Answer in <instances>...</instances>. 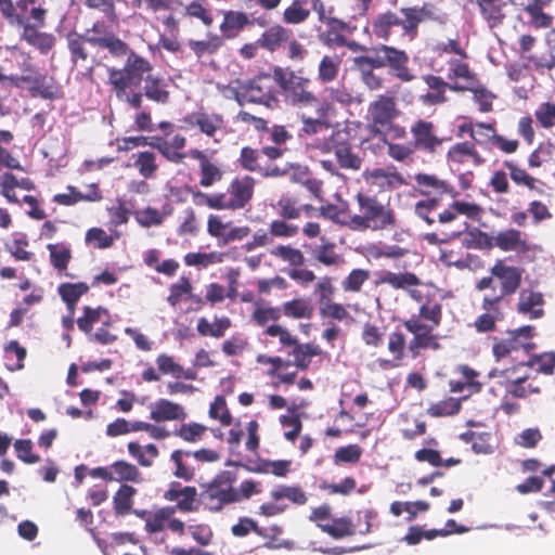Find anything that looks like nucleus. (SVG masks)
Returning a JSON list of instances; mask_svg holds the SVG:
<instances>
[{"label": "nucleus", "instance_id": "56", "mask_svg": "<svg viewBox=\"0 0 555 555\" xmlns=\"http://www.w3.org/2000/svg\"><path fill=\"white\" fill-rule=\"evenodd\" d=\"M460 410L461 399L449 397L430 404L427 409V414L431 417H444L455 415Z\"/></svg>", "mask_w": 555, "mask_h": 555}, {"label": "nucleus", "instance_id": "30", "mask_svg": "<svg viewBox=\"0 0 555 555\" xmlns=\"http://www.w3.org/2000/svg\"><path fill=\"white\" fill-rule=\"evenodd\" d=\"M554 0H529L524 11L529 16V24L534 29L551 28L554 24V16L544 11Z\"/></svg>", "mask_w": 555, "mask_h": 555}, {"label": "nucleus", "instance_id": "64", "mask_svg": "<svg viewBox=\"0 0 555 555\" xmlns=\"http://www.w3.org/2000/svg\"><path fill=\"white\" fill-rule=\"evenodd\" d=\"M370 279V272L364 269H353L343 280L341 287L346 293H360L363 284Z\"/></svg>", "mask_w": 555, "mask_h": 555}, {"label": "nucleus", "instance_id": "27", "mask_svg": "<svg viewBox=\"0 0 555 555\" xmlns=\"http://www.w3.org/2000/svg\"><path fill=\"white\" fill-rule=\"evenodd\" d=\"M400 13L403 16L409 17V24L412 25L415 39L418 36V28L420 25L428 20L434 21L438 23H443V17L438 13V9L435 4L429 2H424L421 7L414 5V7H404L400 9Z\"/></svg>", "mask_w": 555, "mask_h": 555}, {"label": "nucleus", "instance_id": "9", "mask_svg": "<svg viewBox=\"0 0 555 555\" xmlns=\"http://www.w3.org/2000/svg\"><path fill=\"white\" fill-rule=\"evenodd\" d=\"M275 73H260L255 77L244 80L241 98L245 104L263 105L273 108L279 104V90Z\"/></svg>", "mask_w": 555, "mask_h": 555}, {"label": "nucleus", "instance_id": "61", "mask_svg": "<svg viewBox=\"0 0 555 555\" xmlns=\"http://www.w3.org/2000/svg\"><path fill=\"white\" fill-rule=\"evenodd\" d=\"M47 247L50 251L51 264L57 271L66 270L72 258L70 248L64 244H49Z\"/></svg>", "mask_w": 555, "mask_h": 555}, {"label": "nucleus", "instance_id": "22", "mask_svg": "<svg viewBox=\"0 0 555 555\" xmlns=\"http://www.w3.org/2000/svg\"><path fill=\"white\" fill-rule=\"evenodd\" d=\"M220 13L222 21L219 25V37H222L223 43L225 40L236 39L245 28L254 24L244 11L223 10Z\"/></svg>", "mask_w": 555, "mask_h": 555}, {"label": "nucleus", "instance_id": "60", "mask_svg": "<svg viewBox=\"0 0 555 555\" xmlns=\"http://www.w3.org/2000/svg\"><path fill=\"white\" fill-rule=\"evenodd\" d=\"M89 288L85 282L62 283L57 291L64 302L77 304L80 297L89 292Z\"/></svg>", "mask_w": 555, "mask_h": 555}, {"label": "nucleus", "instance_id": "1", "mask_svg": "<svg viewBox=\"0 0 555 555\" xmlns=\"http://www.w3.org/2000/svg\"><path fill=\"white\" fill-rule=\"evenodd\" d=\"M122 68L107 69L108 85L117 100L140 109L143 98L166 105L170 100L168 85L163 76L153 73L152 63L129 49Z\"/></svg>", "mask_w": 555, "mask_h": 555}, {"label": "nucleus", "instance_id": "49", "mask_svg": "<svg viewBox=\"0 0 555 555\" xmlns=\"http://www.w3.org/2000/svg\"><path fill=\"white\" fill-rule=\"evenodd\" d=\"M231 326L232 323L228 317L216 318L214 323H209L206 318H201L197 322L196 330L202 336L220 338L224 336L225 331Z\"/></svg>", "mask_w": 555, "mask_h": 555}, {"label": "nucleus", "instance_id": "41", "mask_svg": "<svg viewBox=\"0 0 555 555\" xmlns=\"http://www.w3.org/2000/svg\"><path fill=\"white\" fill-rule=\"evenodd\" d=\"M448 158L452 163L463 164L467 158H472L476 166L483 163V158L476 150V146L472 142H461L451 146L448 151Z\"/></svg>", "mask_w": 555, "mask_h": 555}, {"label": "nucleus", "instance_id": "46", "mask_svg": "<svg viewBox=\"0 0 555 555\" xmlns=\"http://www.w3.org/2000/svg\"><path fill=\"white\" fill-rule=\"evenodd\" d=\"M414 179H415V182L417 183V185L423 188L421 190V193L423 195H429L430 190H433L439 194L450 193L452 196L456 195V192L454 191L452 185H450L444 180H439L436 176L426 175V173H417Z\"/></svg>", "mask_w": 555, "mask_h": 555}, {"label": "nucleus", "instance_id": "6", "mask_svg": "<svg viewBox=\"0 0 555 555\" xmlns=\"http://www.w3.org/2000/svg\"><path fill=\"white\" fill-rule=\"evenodd\" d=\"M67 49L69 51L73 64H85L90 60L95 62L96 55L92 50L106 49L114 57H122L128 54L129 46L115 34H105V36H91L89 31L79 34L72 31L66 36Z\"/></svg>", "mask_w": 555, "mask_h": 555}, {"label": "nucleus", "instance_id": "53", "mask_svg": "<svg viewBox=\"0 0 555 555\" xmlns=\"http://www.w3.org/2000/svg\"><path fill=\"white\" fill-rule=\"evenodd\" d=\"M457 78L466 81L465 85L461 83L462 86H469L470 88L477 81L476 75L470 70L467 63L453 59L449 61L448 79L451 81L450 83H453L457 82Z\"/></svg>", "mask_w": 555, "mask_h": 555}, {"label": "nucleus", "instance_id": "59", "mask_svg": "<svg viewBox=\"0 0 555 555\" xmlns=\"http://www.w3.org/2000/svg\"><path fill=\"white\" fill-rule=\"evenodd\" d=\"M201 504L199 494L197 493L196 488L193 486H184L182 496L178 503L171 507L175 508V513L177 511L182 513H191L198 511Z\"/></svg>", "mask_w": 555, "mask_h": 555}, {"label": "nucleus", "instance_id": "37", "mask_svg": "<svg viewBox=\"0 0 555 555\" xmlns=\"http://www.w3.org/2000/svg\"><path fill=\"white\" fill-rule=\"evenodd\" d=\"M542 383L538 376H522L507 383L506 392L514 398L526 399L531 395L541 393Z\"/></svg>", "mask_w": 555, "mask_h": 555}, {"label": "nucleus", "instance_id": "52", "mask_svg": "<svg viewBox=\"0 0 555 555\" xmlns=\"http://www.w3.org/2000/svg\"><path fill=\"white\" fill-rule=\"evenodd\" d=\"M207 431V427L201 423L191 422L182 423L172 435L179 437L185 442L196 443L203 439Z\"/></svg>", "mask_w": 555, "mask_h": 555}, {"label": "nucleus", "instance_id": "62", "mask_svg": "<svg viewBox=\"0 0 555 555\" xmlns=\"http://www.w3.org/2000/svg\"><path fill=\"white\" fill-rule=\"evenodd\" d=\"M134 167L143 178H152L158 169L154 153L149 151L139 152L134 160Z\"/></svg>", "mask_w": 555, "mask_h": 555}, {"label": "nucleus", "instance_id": "13", "mask_svg": "<svg viewBox=\"0 0 555 555\" xmlns=\"http://www.w3.org/2000/svg\"><path fill=\"white\" fill-rule=\"evenodd\" d=\"M27 7H31L30 16L36 20L37 25H40L42 15L48 13L46 0H17L16 3H13L12 0H0V12L12 26L21 27L26 24L28 21Z\"/></svg>", "mask_w": 555, "mask_h": 555}, {"label": "nucleus", "instance_id": "7", "mask_svg": "<svg viewBox=\"0 0 555 555\" xmlns=\"http://www.w3.org/2000/svg\"><path fill=\"white\" fill-rule=\"evenodd\" d=\"M235 475L230 470H222L211 481L202 485L199 502L204 508L211 513H219L225 505L240 502V493L234 488Z\"/></svg>", "mask_w": 555, "mask_h": 555}, {"label": "nucleus", "instance_id": "8", "mask_svg": "<svg viewBox=\"0 0 555 555\" xmlns=\"http://www.w3.org/2000/svg\"><path fill=\"white\" fill-rule=\"evenodd\" d=\"M409 17L398 12L386 10L373 16L369 22L367 30L372 37L384 42L415 40L412 25Z\"/></svg>", "mask_w": 555, "mask_h": 555}, {"label": "nucleus", "instance_id": "48", "mask_svg": "<svg viewBox=\"0 0 555 555\" xmlns=\"http://www.w3.org/2000/svg\"><path fill=\"white\" fill-rule=\"evenodd\" d=\"M280 308L281 313L291 319H310L313 313V307L304 298L285 301Z\"/></svg>", "mask_w": 555, "mask_h": 555}, {"label": "nucleus", "instance_id": "26", "mask_svg": "<svg viewBox=\"0 0 555 555\" xmlns=\"http://www.w3.org/2000/svg\"><path fill=\"white\" fill-rule=\"evenodd\" d=\"M149 408L150 418L155 423L183 422L188 416L185 409L181 404L164 398L151 403Z\"/></svg>", "mask_w": 555, "mask_h": 555}, {"label": "nucleus", "instance_id": "24", "mask_svg": "<svg viewBox=\"0 0 555 555\" xmlns=\"http://www.w3.org/2000/svg\"><path fill=\"white\" fill-rule=\"evenodd\" d=\"M413 135L414 150H421L434 153L441 145L443 139L434 133V124L431 121L420 119L411 128Z\"/></svg>", "mask_w": 555, "mask_h": 555}, {"label": "nucleus", "instance_id": "35", "mask_svg": "<svg viewBox=\"0 0 555 555\" xmlns=\"http://www.w3.org/2000/svg\"><path fill=\"white\" fill-rule=\"evenodd\" d=\"M482 18L491 28L503 24L508 3L503 0H476Z\"/></svg>", "mask_w": 555, "mask_h": 555}, {"label": "nucleus", "instance_id": "54", "mask_svg": "<svg viewBox=\"0 0 555 555\" xmlns=\"http://www.w3.org/2000/svg\"><path fill=\"white\" fill-rule=\"evenodd\" d=\"M185 15L201 21L206 27L214 24V16L206 0H192L185 5Z\"/></svg>", "mask_w": 555, "mask_h": 555}, {"label": "nucleus", "instance_id": "28", "mask_svg": "<svg viewBox=\"0 0 555 555\" xmlns=\"http://www.w3.org/2000/svg\"><path fill=\"white\" fill-rule=\"evenodd\" d=\"M183 122L189 127H197L202 133L209 138H214L216 132L223 128L224 118L221 114L194 112L184 116Z\"/></svg>", "mask_w": 555, "mask_h": 555}, {"label": "nucleus", "instance_id": "39", "mask_svg": "<svg viewBox=\"0 0 555 555\" xmlns=\"http://www.w3.org/2000/svg\"><path fill=\"white\" fill-rule=\"evenodd\" d=\"M138 490L128 485L122 483L113 495V509L116 516H126L132 512L133 499Z\"/></svg>", "mask_w": 555, "mask_h": 555}, {"label": "nucleus", "instance_id": "47", "mask_svg": "<svg viewBox=\"0 0 555 555\" xmlns=\"http://www.w3.org/2000/svg\"><path fill=\"white\" fill-rule=\"evenodd\" d=\"M322 532L328 534L333 539H343L356 533L354 524L348 517L334 518L332 524H318Z\"/></svg>", "mask_w": 555, "mask_h": 555}, {"label": "nucleus", "instance_id": "40", "mask_svg": "<svg viewBox=\"0 0 555 555\" xmlns=\"http://www.w3.org/2000/svg\"><path fill=\"white\" fill-rule=\"evenodd\" d=\"M112 481L141 483L143 477L139 468L127 461L119 460L112 464Z\"/></svg>", "mask_w": 555, "mask_h": 555}, {"label": "nucleus", "instance_id": "33", "mask_svg": "<svg viewBox=\"0 0 555 555\" xmlns=\"http://www.w3.org/2000/svg\"><path fill=\"white\" fill-rule=\"evenodd\" d=\"M315 108L317 118L302 116V131L308 135L317 134L330 129L331 124L327 120L332 105L328 101L322 100L313 106Z\"/></svg>", "mask_w": 555, "mask_h": 555}, {"label": "nucleus", "instance_id": "34", "mask_svg": "<svg viewBox=\"0 0 555 555\" xmlns=\"http://www.w3.org/2000/svg\"><path fill=\"white\" fill-rule=\"evenodd\" d=\"M442 315L441 300L437 299L435 295H427L418 308V313L411 315L409 319H418L430 327H439L442 322Z\"/></svg>", "mask_w": 555, "mask_h": 555}, {"label": "nucleus", "instance_id": "63", "mask_svg": "<svg viewBox=\"0 0 555 555\" xmlns=\"http://www.w3.org/2000/svg\"><path fill=\"white\" fill-rule=\"evenodd\" d=\"M319 315L323 320L338 321L343 322L350 318V313L347 308L339 302L334 300L324 304L319 307Z\"/></svg>", "mask_w": 555, "mask_h": 555}, {"label": "nucleus", "instance_id": "15", "mask_svg": "<svg viewBox=\"0 0 555 555\" xmlns=\"http://www.w3.org/2000/svg\"><path fill=\"white\" fill-rule=\"evenodd\" d=\"M256 181L251 176L233 179L222 195L223 210H240L246 207L254 196Z\"/></svg>", "mask_w": 555, "mask_h": 555}, {"label": "nucleus", "instance_id": "12", "mask_svg": "<svg viewBox=\"0 0 555 555\" xmlns=\"http://www.w3.org/2000/svg\"><path fill=\"white\" fill-rule=\"evenodd\" d=\"M323 153H334L340 168L359 170L362 165L361 157L352 152V135L349 129L334 130L331 135L319 145Z\"/></svg>", "mask_w": 555, "mask_h": 555}, {"label": "nucleus", "instance_id": "31", "mask_svg": "<svg viewBox=\"0 0 555 555\" xmlns=\"http://www.w3.org/2000/svg\"><path fill=\"white\" fill-rule=\"evenodd\" d=\"M292 30L281 24H273L268 27L258 38L260 48L273 53L289 41Z\"/></svg>", "mask_w": 555, "mask_h": 555}, {"label": "nucleus", "instance_id": "11", "mask_svg": "<svg viewBox=\"0 0 555 555\" xmlns=\"http://www.w3.org/2000/svg\"><path fill=\"white\" fill-rule=\"evenodd\" d=\"M490 276L480 279L476 285L478 291L491 288L495 291L494 280L500 284V293L490 295L492 298H499L502 304L505 296L513 295L521 284L522 269L514 266H507L502 260H498L490 269Z\"/></svg>", "mask_w": 555, "mask_h": 555}, {"label": "nucleus", "instance_id": "2", "mask_svg": "<svg viewBox=\"0 0 555 555\" xmlns=\"http://www.w3.org/2000/svg\"><path fill=\"white\" fill-rule=\"evenodd\" d=\"M410 56L406 51L395 46L380 43L371 47L370 54L352 59V68L359 74L362 83L371 91L384 87V78L375 69L388 67L389 72L402 82H411L416 75L409 67Z\"/></svg>", "mask_w": 555, "mask_h": 555}, {"label": "nucleus", "instance_id": "23", "mask_svg": "<svg viewBox=\"0 0 555 555\" xmlns=\"http://www.w3.org/2000/svg\"><path fill=\"white\" fill-rule=\"evenodd\" d=\"M323 24L325 29L319 33V40L330 49L343 48L346 35L356 30V26L335 16Z\"/></svg>", "mask_w": 555, "mask_h": 555}, {"label": "nucleus", "instance_id": "58", "mask_svg": "<svg viewBox=\"0 0 555 555\" xmlns=\"http://www.w3.org/2000/svg\"><path fill=\"white\" fill-rule=\"evenodd\" d=\"M278 214L282 219L292 220L300 217L301 209H311L310 205L299 206L297 201L291 196H282L276 205Z\"/></svg>", "mask_w": 555, "mask_h": 555}, {"label": "nucleus", "instance_id": "3", "mask_svg": "<svg viewBox=\"0 0 555 555\" xmlns=\"http://www.w3.org/2000/svg\"><path fill=\"white\" fill-rule=\"evenodd\" d=\"M410 56L406 51L395 46L380 43L371 47L370 54L352 59V68L359 74L362 83L371 91L384 87V78L375 69L388 67L389 72L402 82H411L416 75L409 67Z\"/></svg>", "mask_w": 555, "mask_h": 555}, {"label": "nucleus", "instance_id": "25", "mask_svg": "<svg viewBox=\"0 0 555 555\" xmlns=\"http://www.w3.org/2000/svg\"><path fill=\"white\" fill-rule=\"evenodd\" d=\"M47 13L42 15V23L37 25L36 20L33 23L26 22L22 25V39L28 44L38 49L42 54H47L55 44V37L52 34L41 33L38 29L46 25Z\"/></svg>", "mask_w": 555, "mask_h": 555}, {"label": "nucleus", "instance_id": "16", "mask_svg": "<svg viewBox=\"0 0 555 555\" xmlns=\"http://www.w3.org/2000/svg\"><path fill=\"white\" fill-rule=\"evenodd\" d=\"M403 326L413 335L408 345L413 358L418 357L422 349L437 350L440 348L438 336L434 334L437 327H430L418 319H408L403 321Z\"/></svg>", "mask_w": 555, "mask_h": 555}, {"label": "nucleus", "instance_id": "50", "mask_svg": "<svg viewBox=\"0 0 555 555\" xmlns=\"http://www.w3.org/2000/svg\"><path fill=\"white\" fill-rule=\"evenodd\" d=\"M103 317H105V320H108L111 318L108 310L106 308H91L89 306H86L83 307L82 317L77 319L78 328L86 334H91L93 325L98 322H102Z\"/></svg>", "mask_w": 555, "mask_h": 555}, {"label": "nucleus", "instance_id": "19", "mask_svg": "<svg viewBox=\"0 0 555 555\" xmlns=\"http://www.w3.org/2000/svg\"><path fill=\"white\" fill-rule=\"evenodd\" d=\"M175 508L171 506H164L153 512L146 524H144V530L155 538L162 533L166 528L171 532L179 535H183L185 532V524L175 516Z\"/></svg>", "mask_w": 555, "mask_h": 555}, {"label": "nucleus", "instance_id": "45", "mask_svg": "<svg viewBox=\"0 0 555 555\" xmlns=\"http://www.w3.org/2000/svg\"><path fill=\"white\" fill-rule=\"evenodd\" d=\"M311 10L306 0H293L282 13V21L286 25H300L308 21Z\"/></svg>", "mask_w": 555, "mask_h": 555}, {"label": "nucleus", "instance_id": "57", "mask_svg": "<svg viewBox=\"0 0 555 555\" xmlns=\"http://www.w3.org/2000/svg\"><path fill=\"white\" fill-rule=\"evenodd\" d=\"M555 144L551 140L540 142L537 149L528 157V165L531 168L541 167L554 158Z\"/></svg>", "mask_w": 555, "mask_h": 555}, {"label": "nucleus", "instance_id": "5", "mask_svg": "<svg viewBox=\"0 0 555 555\" xmlns=\"http://www.w3.org/2000/svg\"><path fill=\"white\" fill-rule=\"evenodd\" d=\"M358 214L349 216L343 224L352 231H385L398 227V220L390 199H382L375 194L358 192L354 196Z\"/></svg>", "mask_w": 555, "mask_h": 555}, {"label": "nucleus", "instance_id": "38", "mask_svg": "<svg viewBox=\"0 0 555 555\" xmlns=\"http://www.w3.org/2000/svg\"><path fill=\"white\" fill-rule=\"evenodd\" d=\"M493 246L499 247L503 251H521L527 253L530 246L522 238V233L516 229H507L499 232L493 238Z\"/></svg>", "mask_w": 555, "mask_h": 555}, {"label": "nucleus", "instance_id": "36", "mask_svg": "<svg viewBox=\"0 0 555 555\" xmlns=\"http://www.w3.org/2000/svg\"><path fill=\"white\" fill-rule=\"evenodd\" d=\"M321 241L322 244L312 249V259L326 268H338L341 266L345 262V258L343 254L337 251L336 244L325 240V237H322Z\"/></svg>", "mask_w": 555, "mask_h": 555}, {"label": "nucleus", "instance_id": "20", "mask_svg": "<svg viewBox=\"0 0 555 555\" xmlns=\"http://www.w3.org/2000/svg\"><path fill=\"white\" fill-rule=\"evenodd\" d=\"M400 114L397 103L392 96L379 94L376 100L369 105V116L371 124L377 131L390 127L393 119Z\"/></svg>", "mask_w": 555, "mask_h": 555}, {"label": "nucleus", "instance_id": "44", "mask_svg": "<svg viewBox=\"0 0 555 555\" xmlns=\"http://www.w3.org/2000/svg\"><path fill=\"white\" fill-rule=\"evenodd\" d=\"M188 46L192 50V52L198 59H201L206 54H215L219 49H221L224 46V43L222 42V37H219L218 34L208 31L206 34L205 39H191L188 41Z\"/></svg>", "mask_w": 555, "mask_h": 555}, {"label": "nucleus", "instance_id": "21", "mask_svg": "<svg viewBox=\"0 0 555 555\" xmlns=\"http://www.w3.org/2000/svg\"><path fill=\"white\" fill-rule=\"evenodd\" d=\"M483 313L474 321V327L478 333H488L496 330V322L504 319V311L499 298L485 295L481 301Z\"/></svg>", "mask_w": 555, "mask_h": 555}, {"label": "nucleus", "instance_id": "51", "mask_svg": "<svg viewBox=\"0 0 555 555\" xmlns=\"http://www.w3.org/2000/svg\"><path fill=\"white\" fill-rule=\"evenodd\" d=\"M274 501L287 499L296 505H305L308 502V495L299 486H279L270 492Z\"/></svg>", "mask_w": 555, "mask_h": 555}, {"label": "nucleus", "instance_id": "42", "mask_svg": "<svg viewBox=\"0 0 555 555\" xmlns=\"http://www.w3.org/2000/svg\"><path fill=\"white\" fill-rule=\"evenodd\" d=\"M127 450L142 467L153 466L154 461L159 456V450L154 443H149L143 447L137 441H130L127 444Z\"/></svg>", "mask_w": 555, "mask_h": 555}, {"label": "nucleus", "instance_id": "43", "mask_svg": "<svg viewBox=\"0 0 555 555\" xmlns=\"http://www.w3.org/2000/svg\"><path fill=\"white\" fill-rule=\"evenodd\" d=\"M270 255L288 264V269L302 267L306 263V257L302 250L297 247L287 245H276L270 250Z\"/></svg>", "mask_w": 555, "mask_h": 555}, {"label": "nucleus", "instance_id": "32", "mask_svg": "<svg viewBox=\"0 0 555 555\" xmlns=\"http://www.w3.org/2000/svg\"><path fill=\"white\" fill-rule=\"evenodd\" d=\"M376 285L387 284L393 289L410 291V287H416L422 284L420 278L409 271L404 272H392L383 271L378 274Z\"/></svg>", "mask_w": 555, "mask_h": 555}, {"label": "nucleus", "instance_id": "14", "mask_svg": "<svg viewBox=\"0 0 555 555\" xmlns=\"http://www.w3.org/2000/svg\"><path fill=\"white\" fill-rule=\"evenodd\" d=\"M534 327L531 325H525L519 328L508 331L506 338H493L492 352L495 359L499 361L507 357L512 351L525 349L529 351L533 348V344L530 339L533 337Z\"/></svg>", "mask_w": 555, "mask_h": 555}, {"label": "nucleus", "instance_id": "55", "mask_svg": "<svg viewBox=\"0 0 555 555\" xmlns=\"http://www.w3.org/2000/svg\"><path fill=\"white\" fill-rule=\"evenodd\" d=\"M340 59L337 55H324L319 64L318 79L323 82H331L336 79L339 67Z\"/></svg>", "mask_w": 555, "mask_h": 555}, {"label": "nucleus", "instance_id": "4", "mask_svg": "<svg viewBox=\"0 0 555 555\" xmlns=\"http://www.w3.org/2000/svg\"><path fill=\"white\" fill-rule=\"evenodd\" d=\"M0 82L15 88L28 85L31 96L44 100H56L62 90L53 76L40 73L23 53H14L0 65Z\"/></svg>", "mask_w": 555, "mask_h": 555}, {"label": "nucleus", "instance_id": "29", "mask_svg": "<svg viewBox=\"0 0 555 555\" xmlns=\"http://www.w3.org/2000/svg\"><path fill=\"white\" fill-rule=\"evenodd\" d=\"M544 302L542 293L532 289H521L516 310L520 314L528 315L529 319H539L544 315Z\"/></svg>", "mask_w": 555, "mask_h": 555}, {"label": "nucleus", "instance_id": "17", "mask_svg": "<svg viewBox=\"0 0 555 555\" xmlns=\"http://www.w3.org/2000/svg\"><path fill=\"white\" fill-rule=\"evenodd\" d=\"M238 163L244 170L256 172L263 178H279L286 173V170L278 165L266 162L260 149L242 147Z\"/></svg>", "mask_w": 555, "mask_h": 555}, {"label": "nucleus", "instance_id": "18", "mask_svg": "<svg viewBox=\"0 0 555 555\" xmlns=\"http://www.w3.org/2000/svg\"><path fill=\"white\" fill-rule=\"evenodd\" d=\"M423 81L428 87L429 91L420 96L421 102L424 105L435 106L443 104L448 101L447 90L454 92H464L472 90L469 86H462L460 82L449 83L443 80L442 77L427 74L422 77Z\"/></svg>", "mask_w": 555, "mask_h": 555}, {"label": "nucleus", "instance_id": "10", "mask_svg": "<svg viewBox=\"0 0 555 555\" xmlns=\"http://www.w3.org/2000/svg\"><path fill=\"white\" fill-rule=\"evenodd\" d=\"M278 86L283 90L289 103L297 107L314 106L321 100L308 90L310 80L287 72L280 66L274 67Z\"/></svg>", "mask_w": 555, "mask_h": 555}]
</instances>
